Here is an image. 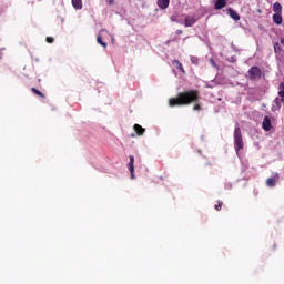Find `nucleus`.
<instances>
[{"mask_svg": "<svg viewBox=\"0 0 284 284\" xmlns=\"http://www.w3.org/2000/svg\"><path fill=\"white\" fill-rule=\"evenodd\" d=\"M273 12H275V14H283V6H281L278 2H275L273 4Z\"/></svg>", "mask_w": 284, "mask_h": 284, "instance_id": "4468645a", "label": "nucleus"}, {"mask_svg": "<svg viewBox=\"0 0 284 284\" xmlns=\"http://www.w3.org/2000/svg\"><path fill=\"white\" fill-rule=\"evenodd\" d=\"M109 6H114V0H109Z\"/></svg>", "mask_w": 284, "mask_h": 284, "instance_id": "5701e85b", "label": "nucleus"}, {"mask_svg": "<svg viewBox=\"0 0 284 284\" xmlns=\"http://www.w3.org/2000/svg\"><path fill=\"white\" fill-rule=\"evenodd\" d=\"M277 180H278V173L275 174V178H268L266 180L267 187H274L276 185Z\"/></svg>", "mask_w": 284, "mask_h": 284, "instance_id": "9b49d317", "label": "nucleus"}, {"mask_svg": "<svg viewBox=\"0 0 284 284\" xmlns=\"http://www.w3.org/2000/svg\"><path fill=\"white\" fill-rule=\"evenodd\" d=\"M129 159V171L131 172V179H134V155H130Z\"/></svg>", "mask_w": 284, "mask_h": 284, "instance_id": "9d476101", "label": "nucleus"}, {"mask_svg": "<svg viewBox=\"0 0 284 284\" xmlns=\"http://www.w3.org/2000/svg\"><path fill=\"white\" fill-rule=\"evenodd\" d=\"M31 92H33V94H37V97H40L41 99H45V94H43V92L39 91L37 88H31Z\"/></svg>", "mask_w": 284, "mask_h": 284, "instance_id": "f3484780", "label": "nucleus"}, {"mask_svg": "<svg viewBox=\"0 0 284 284\" xmlns=\"http://www.w3.org/2000/svg\"><path fill=\"white\" fill-rule=\"evenodd\" d=\"M196 23V19L192 16H186L184 19V26L185 28H192Z\"/></svg>", "mask_w": 284, "mask_h": 284, "instance_id": "39448f33", "label": "nucleus"}, {"mask_svg": "<svg viewBox=\"0 0 284 284\" xmlns=\"http://www.w3.org/2000/svg\"><path fill=\"white\" fill-rule=\"evenodd\" d=\"M176 34H183V31L182 30H178Z\"/></svg>", "mask_w": 284, "mask_h": 284, "instance_id": "b1692460", "label": "nucleus"}, {"mask_svg": "<svg viewBox=\"0 0 284 284\" xmlns=\"http://www.w3.org/2000/svg\"><path fill=\"white\" fill-rule=\"evenodd\" d=\"M45 41H47V43H54V38L47 37Z\"/></svg>", "mask_w": 284, "mask_h": 284, "instance_id": "4be33fe9", "label": "nucleus"}, {"mask_svg": "<svg viewBox=\"0 0 284 284\" xmlns=\"http://www.w3.org/2000/svg\"><path fill=\"white\" fill-rule=\"evenodd\" d=\"M227 6V0H216L214 4L215 10H223Z\"/></svg>", "mask_w": 284, "mask_h": 284, "instance_id": "1a4fd4ad", "label": "nucleus"}, {"mask_svg": "<svg viewBox=\"0 0 284 284\" xmlns=\"http://www.w3.org/2000/svg\"><path fill=\"white\" fill-rule=\"evenodd\" d=\"M199 101V90H187L178 93V97L169 99L170 108H181L183 105H191Z\"/></svg>", "mask_w": 284, "mask_h": 284, "instance_id": "f257e3e1", "label": "nucleus"}, {"mask_svg": "<svg viewBox=\"0 0 284 284\" xmlns=\"http://www.w3.org/2000/svg\"><path fill=\"white\" fill-rule=\"evenodd\" d=\"M133 130L138 136H143V134H145V129L141 126V124H134Z\"/></svg>", "mask_w": 284, "mask_h": 284, "instance_id": "6e6552de", "label": "nucleus"}, {"mask_svg": "<svg viewBox=\"0 0 284 284\" xmlns=\"http://www.w3.org/2000/svg\"><path fill=\"white\" fill-rule=\"evenodd\" d=\"M2 54H1V51H0V59H1Z\"/></svg>", "mask_w": 284, "mask_h": 284, "instance_id": "a878e982", "label": "nucleus"}, {"mask_svg": "<svg viewBox=\"0 0 284 284\" xmlns=\"http://www.w3.org/2000/svg\"><path fill=\"white\" fill-rule=\"evenodd\" d=\"M262 128L265 132H270V130H272V121L270 120V116L264 118Z\"/></svg>", "mask_w": 284, "mask_h": 284, "instance_id": "20e7f679", "label": "nucleus"}, {"mask_svg": "<svg viewBox=\"0 0 284 284\" xmlns=\"http://www.w3.org/2000/svg\"><path fill=\"white\" fill-rule=\"evenodd\" d=\"M272 112H277V110H281V98H276L272 104Z\"/></svg>", "mask_w": 284, "mask_h": 284, "instance_id": "ddd939ff", "label": "nucleus"}, {"mask_svg": "<svg viewBox=\"0 0 284 284\" xmlns=\"http://www.w3.org/2000/svg\"><path fill=\"white\" fill-rule=\"evenodd\" d=\"M156 6L160 10H168L170 8V0H158Z\"/></svg>", "mask_w": 284, "mask_h": 284, "instance_id": "423d86ee", "label": "nucleus"}, {"mask_svg": "<svg viewBox=\"0 0 284 284\" xmlns=\"http://www.w3.org/2000/svg\"><path fill=\"white\" fill-rule=\"evenodd\" d=\"M72 6L75 10L83 9V0H72Z\"/></svg>", "mask_w": 284, "mask_h": 284, "instance_id": "dca6fc26", "label": "nucleus"}, {"mask_svg": "<svg viewBox=\"0 0 284 284\" xmlns=\"http://www.w3.org/2000/svg\"><path fill=\"white\" fill-rule=\"evenodd\" d=\"M173 65H175L176 70H180L182 74H185V69L183 68V64L179 60H173L172 61Z\"/></svg>", "mask_w": 284, "mask_h": 284, "instance_id": "2eb2a0df", "label": "nucleus"}, {"mask_svg": "<svg viewBox=\"0 0 284 284\" xmlns=\"http://www.w3.org/2000/svg\"><path fill=\"white\" fill-rule=\"evenodd\" d=\"M281 44H278V42H276L275 44H274V52L276 53V54H281Z\"/></svg>", "mask_w": 284, "mask_h": 284, "instance_id": "aec40b11", "label": "nucleus"}, {"mask_svg": "<svg viewBox=\"0 0 284 284\" xmlns=\"http://www.w3.org/2000/svg\"><path fill=\"white\" fill-rule=\"evenodd\" d=\"M227 12H229V16L231 17V19H233L234 21H241V16L234 9L229 8Z\"/></svg>", "mask_w": 284, "mask_h": 284, "instance_id": "0eeeda50", "label": "nucleus"}, {"mask_svg": "<svg viewBox=\"0 0 284 284\" xmlns=\"http://www.w3.org/2000/svg\"><path fill=\"white\" fill-rule=\"evenodd\" d=\"M193 110H194L195 112H199V111L201 110V104L195 103V104L193 105Z\"/></svg>", "mask_w": 284, "mask_h": 284, "instance_id": "412c9836", "label": "nucleus"}, {"mask_svg": "<svg viewBox=\"0 0 284 284\" xmlns=\"http://www.w3.org/2000/svg\"><path fill=\"white\" fill-rule=\"evenodd\" d=\"M97 41L100 45H102L103 48H108V43L103 42V38L101 37V34H99L97 37Z\"/></svg>", "mask_w": 284, "mask_h": 284, "instance_id": "a211bd4d", "label": "nucleus"}, {"mask_svg": "<svg viewBox=\"0 0 284 284\" xmlns=\"http://www.w3.org/2000/svg\"><path fill=\"white\" fill-rule=\"evenodd\" d=\"M222 207H223V201L219 200L214 209L216 210V212H221Z\"/></svg>", "mask_w": 284, "mask_h": 284, "instance_id": "6ab92c4d", "label": "nucleus"}, {"mask_svg": "<svg viewBox=\"0 0 284 284\" xmlns=\"http://www.w3.org/2000/svg\"><path fill=\"white\" fill-rule=\"evenodd\" d=\"M273 23H275L276 26H281V23H283L282 13H274L273 14Z\"/></svg>", "mask_w": 284, "mask_h": 284, "instance_id": "f8f14e48", "label": "nucleus"}, {"mask_svg": "<svg viewBox=\"0 0 284 284\" xmlns=\"http://www.w3.org/2000/svg\"><path fill=\"white\" fill-rule=\"evenodd\" d=\"M234 149L236 152L243 150V134L241 133V128L236 126L234 130Z\"/></svg>", "mask_w": 284, "mask_h": 284, "instance_id": "f03ea898", "label": "nucleus"}, {"mask_svg": "<svg viewBox=\"0 0 284 284\" xmlns=\"http://www.w3.org/2000/svg\"><path fill=\"white\" fill-rule=\"evenodd\" d=\"M38 82L41 83V79H38Z\"/></svg>", "mask_w": 284, "mask_h": 284, "instance_id": "393cba45", "label": "nucleus"}, {"mask_svg": "<svg viewBox=\"0 0 284 284\" xmlns=\"http://www.w3.org/2000/svg\"><path fill=\"white\" fill-rule=\"evenodd\" d=\"M263 75V72L261 71V68L258 67H252L248 70V77L251 81H258L261 80V77Z\"/></svg>", "mask_w": 284, "mask_h": 284, "instance_id": "7ed1b4c3", "label": "nucleus"}]
</instances>
